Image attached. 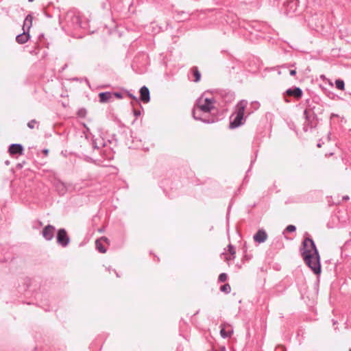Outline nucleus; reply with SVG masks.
Instances as JSON below:
<instances>
[{"label": "nucleus", "instance_id": "12", "mask_svg": "<svg viewBox=\"0 0 351 351\" xmlns=\"http://www.w3.org/2000/svg\"><path fill=\"white\" fill-rule=\"evenodd\" d=\"M140 98L143 103H148L150 100L149 90L145 86L140 89Z\"/></svg>", "mask_w": 351, "mask_h": 351}, {"label": "nucleus", "instance_id": "2", "mask_svg": "<svg viewBox=\"0 0 351 351\" xmlns=\"http://www.w3.org/2000/svg\"><path fill=\"white\" fill-rule=\"evenodd\" d=\"M302 255L305 263L315 274L321 273L320 256L315 242L311 238L306 237L302 242Z\"/></svg>", "mask_w": 351, "mask_h": 351}, {"label": "nucleus", "instance_id": "28", "mask_svg": "<svg viewBox=\"0 0 351 351\" xmlns=\"http://www.w3.org/2000/svg\"><path fill=\"white\" fill-rule=\"evenodd\" d=\"M133 112L136 118L141 115V111L138 109H134Z\"/></svg>", "mask_w": 351, "mask_h": 351}, {"label": "nucleus", "instance_id": "34", "mask_svg": "<svg viewBox=\"0 0 351 351\" xmlns=\"http://www.w3.org/2000/svg\"><path fill=\"white\" fill-rule=\"evenodd\" d=\"M255 160H256V158L251 160V165H252V163L254 162Z\"/></svg>", "mask_w": 351, "mask_h": 351}, {"label": "nucleus", "instance_id": "13", "mask_svg": "<svg viewBox=\"0 0 351 351\" xmlns=\"http://www.w3.org/2000/svg\"><path fill=\"white\" fill-rule=\"evenodd\" d=\"M33 16L32 14H28L23 22V30L24 32H29V30L32 26Z\"/></svg>", "mask_w": 351, "mask_h": 351}, {"label": "nucleus", "instance_id": "20", "mask_svg": "<svg viewBox=\"0 0 351 351\" xmlns=\"http://www.w3.org/2000/svg\"><path fill=\"white\" fill-rule=\"evenodd\" d=\"M335 86L338 90H345V83H344L343 80H340V79L336 80H335Z\"/></svg>", "mask_w": 351, "mask_h": 351}, {"label": "nucleus", "instance_id": "4", "mask_svg": "<svg viewBox=\"0 0 351 351\" xmlns=\"http://www.w3.org/2000/svg\"><path fill=\"white\" fill-rule=\"evenodd\" d=\"M304 114L306 118V121L304 123L303 130L304 132H308L317 126V121L314 116H310L308 114V110H305Z\"/></svg>", "mask_w": 351, "mask_h": 351}, {"label": "nucleus", "instance_id": "25", "mask_svg": "<svg viewBox=\"0 0 351 351\" xmlns=\"http://www.w3.org/2000/svg\"><path fill=\"white\" fill-rule=\"evenodd\" d=\"M228 276L226 273H221L218 277L219 282H223L227 280Z\"/></svg>", "mask_w": 351, "mask_h": 351}, {"label": "nucleus", "instance_id": "39", "mask_svg": "<svg viewBox=\"0 0 351 351\" xmlns=\"http://www.w3.org/2000/svg\"><path fill=\"white\" fill-rule=\"evenodd\" d=\"M286 102H289V101L287 99H285Z\"/></svg>", "mask_w": 351, "mask_h": 351}, {"label": "nucleus", "instance_id": "36", "mask_svg": "<svg viewBox=\"0 0 351 351\" xmlns=\"http://www.w3.org/2000/svg\"><path fill=\"white\" fill-rule=\"evenodd\" d=\"M130 97L133 98V99H135V97L134 96H132V95H130Z\"/></svg>", "mask_w": 351, "mask_h": 351}, {"label": "nucleus", "instance_id": "18", "mask_svg": "<svg viewBox=\"0 0 351 351\" xmlns=\"http://www.w3.org/2000/svg\"><path fill=\"white\" fill-rule=\"evenodd\" d=\"M191 73L192 75V80L195 82H197L200 80L201 74L197 66H193L191 69Z\"/></svg>", "mask_w": 351, "mask_h": 351}, {"label": "nucleus", "instance_id": "16", "mask_svg": "<svg viewBox=\"0 0 351 351\" xmlns=\"http://www.w3.org/2000/svg\"><path fill=\"white\" fill-rule=\"evenodd\" d=\"M23 151V147L20 144H12L8 149L9 154H22Z\"/></svg>", "mask_w": 351, "mask_h": 351}, {"label": "nucleus", "instance_id": "26", "mask_svg": "<svg viewBox=\"0 0 351 351\" xmlns=\"http://www.w3.org/2000/svg\"><path fill=\"white\" fill-rule=\"evenodd\" d=\"M295 230H296V227H295V226H293V225H289V226L286 228V229H285V230H286V231H287V232H295Z\"/></svg>", "mask_w": 351, "mask_h": 351}, {"label": "nucleus", "instance_id": "19", "mask_svg": "<svg viewBox=\"0 0 351 351\" xmlns=\"http://www.w3.org/2000/svg\"><path fill=\"white\" fill-rule=\"evenodd\" d=\"M220 328V335L223 338H228L231 337L233 331L232 330H226L225 329V324H221Z\"/></svg>", "mask_w": 351, "mask_h": 351}, {"label": "nucleus", "instance_id": "21", "mask_svg": "<svg viewBox=\"0 0 351 351\" xmlns=\"http://www.w3.org/2000/svg\"><path fill=\"white\" fill-rule=\"evenodd\" d=\"M220 291L225 293H230L231 291L230 285L228 283L224 284L220 287Z\"/></svg>", "mask_w": 351, "mask_h": 351}, {"label": "nucleus", "instance_id": "23", "mask_svg": "<svg viewBox=\"0 0 351 351\" xmlns=\"http://www.w3.org/2000/svg\"><path fill=\"white\" fill-rule=\"evenodd\" d=\"M27 126L30 129H34V128L38 127V122L36 120H35V119H32V120H31L30 121L28 122Z\"/></svg>", "mask_w": 351, "mask_h": 351}, {"label": "nucleus", "instance_id": "41", "mask_svg": "<svg viewBox=\"0 0 351 351\" xmlns=\"http://www.w3.org/2000/svg\"><path fill=\"white\" fill-rule=\"evenodd\" d=\"M349 351H351V348L350 349V350H349Z\"/></svg>", "mask_w": 351, "mask_h": 351}, {"label": "nucleus", "instance_id": "27", "mask_svg": "<svg viewBox=\"0 0 351 351\" xmlns=\"http://www.w3.org/2000/svg\"><path fill=\"white\" fill-rule=\"evenodd\" d=\"M252 258V254H247L245 253V254L243 256V259L245 260V261H250L251 260Z\"/></svg>", "mask_w": 351, "mask_h": 351}, {"label": "nucleus", "instance_id": "10", "mask_svg": "<svg viewBox=\"0 0 351 351\" xmlns=\"http://www.w3.org/2000/svg\"><path fill=\"white\" fill-rule=\"evenodd\" d=\"M113 95L121 98V95L119 93L112 94L110 92H104L99 94V101L102 103L108 102L112 98Z\"/></svg>", "mask_w": 351, "mask_h": 351}, {"label": "nucleus", "instance_id": "17", "mask_svg": "<svg viewBox=\"0 0 351 351\" xmlns=\"http://www.w3.org/2000/svg\"><path fill=\"white\" fill-rule=\"evenodd\" d=\"M71 18L73 23L76 24L79 27H82V16L79 12L72 13V16H71Z\"/></svg>", "mask_w": 351, "mask_h": 351}, {"label": "nucleus", "instance_id": "33", "mask_svg": "<svg viewBox=\"0 0 351 351\" xmlns=\"http://www.w3.org/2000/svg\"><path fill=\"white\" fill-rule=\"evenodd\" d=\"M343 199H349V197H348V196H345V197H343Z\"/></svg>", "mask_w": 351, "mask_h": 351}, {"label": "nucleus", "instance_id": "5", "mask_svg": "<svg viewBox=\"0 0 351 351\" xmlns=\"http://www.w3.org/2000/svg\"><path fill=\"white\" fill-rule=\"evenodd\" d=\"M70 242V238L65 229L61 228L57 232V243L62 247H66Z\"/></svg>", "mask_w": 351, "mask_h": 351}, {"label": "nucleus", "instance_id": "14", "mask_svg": "<svg viewBox=\"0 0 351 351\" xmlns=\"http://www.w3.org/2000/svg\"><path fill=\"white\" fill-rule=\"evenodd\" d=\"M101 241L105 242H108V239L106 237H101L100 239H97L95 241L96 249L101 253H105L106 252V249L103 245Z\"/></svg>", "mask_w": 351, "mask_h": 351}, {"label": "nucleus", "instance_id": "6", "mask_svg": "<svg viewBox=\"0 0 351 351\" xmlns=\"http://www.w3.org/2000/svg\"><path fill=\"white\" fill-rule=\"evenodd\" d=\"M303 95V92L301 88L298 87H294L291 88H289L284 93V96L285 97H293L296 100H299L302 98Z\"/></svg>", "mask_w": 351, "mask_h": 351}, {"label": "nucleus", "instance_id": "31", "mask_svg": "<svg viewBox=\"0 0 351 351\" xmlns=\"http://www.w3.org/2000/svg\"><path fill=\"white\" fill-rule=\"evenodd\" d=\"M78 114H79L80 116H82V117H83V116H84V114H85V112H84V111H82V110H80V111H79Z\"/></svg>", "mask_w": 351, "mask_h": 351}, {"label": "nucleus", "instance_id": "35", "mask_svg": "<svg viewBox=\"0 0 351 351\" xmlns=\"http://www.w3.org/2000/svg\"><path fill=\"white\" fill-rule=\"evenodd\" d=\"M97 156H99L100 158H103V155L101 154H99V155H96Z\"/></svg>", "mask_w": 351, "mask_h": 351}, {"label": "nucleus", "instance_id": "15", "mask_svg": "<svg viewBox=\"0 0 351 351\" xmlns=\"http://www.w3.org/2000/svg\"><path fill=\"white\" fill-rule=\"evenodd\" d=\"M29 38V32L23 31V34H21L16 37V41L19 44H24L28 41Z\"/></svg>", "mask_w": 351, "mask_h": 351}, {"label": "nucleus", "instance_id": "38", "mask_svg": "<svg viewBox=\"0 0 351 351\" xmlns=\"http://www.w3.org/2000/svg\"><path fill=\"white\" fill-rule=\"evenodd\" d=\"M289 12L288 10L287 9V14H289Z\"/></svg>", "mask_w": 351, "mask_h": 351}, {"label": "nucleus", "instance_id": "9", "mask_svg": "<svg viewBox=\"0 0 351 351\" xmlns=\"http://www.w3.org/2000/svg\"><path fill=\"white\" fill-rule=\"evenodd\" d=\"M254 241L258 243H264L267 239V234L263 229L258 230L253 237Z\"/></svg>", "mask_w": 351, "mask_h": 351}, {"label": "nucleus", "instance_id": "8", "mask_svg": "<svg viewBox=\"0 0 351 351\" xmlns=\"http://www.w3.org/2000/svg\"><path fill=\"white\" fill-rule=\"evenodd\" d=\"M111 159H112V158H110V160L106 161V160H102L101 158H92L90 156H87V155L85 156V157H84V160H86L87 162H92L94 164L99 165V166H101V167L108 166L109 162Z\"/></svg>", "mask_w": 351, "mask_h": 351}, {"label": "nucleus", "instance_id": "29", "mask_svg": "<svg viewBox=\"0 0 351 351\" xmlns=\"http://www.w3.org/2000/svg\"><path fill=\"white\" fill-rule=\"evenodd\" d=\"M225 258H226V260L228 262H229V261H232V260H234V258H232V256H231V254H230V256H226Z\"/></svg>", "mask_w": 351, "mask_h": 351}, {"label": "nucleus", "instance_id": "11", "mask_svg": "<svg viewBox=\"0 0 351 351\" xmlns=\"http://www.w3.org/2000/svg\"><path fill=\"white\" fill-rule=\"evenodd\" d=\"M54 186L56 187V191L60 195H64L67 191L66 184L60 180L56 181L54 183Z\"/></svg>", "mask_w": 351, "mask_h": 351}, {"label": "nucleus", "instance_id": "22", "mask_svg": "<svg viewBox=\"0 0 351 351\" xmlns=\"http://www.w3.org/2000/svg\"><path fill=\"white\" fill-rule=\"evenodd\" d=\"M297 5H298L297 2L295 1H293V0L287 1V5H286L287 8H290L291 9L293 8V12L295 11Z\"/></svg>", "mask_w": 351, "mask_h": 351}, {"label": "nucleus", "instance_id": "7", "mask_svg": "<svg viewBox=\"0 0 351 351\" xmlns=\"http://www.w3.org/2000/svg\"><path fill=\"white\" fill-rule=\"evenodd\" d=\"M55 227L52 225H47L42 232L43 237L47 241H51L54 237Z\"/></svg>", "mask_w": 351, "mask_h": 351}, {"label": "nucleus", "instance_id": "1", "mask_svg": "<svg viewBox=\"0 0 351 351\" xmlns=\"http://www.w3.org/2000/svg\"><path fill=\"white\" fill-rule=\"evenodd\" d=\"M216 101L214 97L204 93L198 99L196 105L193 110V116L195 119L204 122L214 121V119H209L208 114L215 113L217 111L215 106Z\"/></svg>", "mask_w": 351, "mask_h": 351}, {"label": "nucleus", "instance_id": "32", "mask_svg": "<svg viewBox=\"0 0 351 351\" xmlns=\"http://www.w3.org/2000/svg\"><path fill=\"white\" fill-rule=\"evenodd\" d=\"M47 153H48V150L47 149H43V154H47Z\"/></svg>", "mask_w": 351, "mask_h": 351}, {"label": "nucleus", "instance_id": "3", "mask_svg": "<svg viewBox=\"0 0 351 351\" xmlns=\"http://www.w3.org/2000/svg\"><path fill=\"white\" fill-rule=\"evenodd\" d=\"M247 106V101L245 100H241L237 104L234 112L230 117V128L234 129L244 123V114Z\"/></svg>", "mask_w": 351, "mask_h": 351}, {"label": "nucleus", "instance_id": "37", "mask_svg": "<svg viewBox=\"0 0 351 351\" xmlns=\"http://www.w3.org/2000/svg\"><path fill=\"white\" fill-rule=\"evenodd\" d=\"M225 350H226V348L223 347V348H222L221 351H225Z\"/></svg>", "mask_w": 351, "mask_h": 351}, {"label": "nucleus", "instance_id": "40", "mask_svg": "<svg viewBox=\"0 0 351 351\" xmlns=\"http://www.w3.org/2000/svg\"><path fill=\"white\" fill-rule=\"evenodd\" d=\"M28 1H30V2H32V1H33L34 0H28Z\"/></svg>", "mask_w": 351, "mask_h": 351}, {"label": "nucleus", "instance_id": "24", "mask_svg": "<svg viewBox=\"0 0 351 351\" xmlns=\"http://www.w3.org/2000/svg\"><path fill=\"white\" fill-rule=\"evenodd\" d=\"M228 247L230 254L232 256V258H235L236 251L234 247L232 245L229 244Z\"/></svg>", "mask_w": 351, "mask_h": 351}, {"label": "nucleus", "instance_id": "30", "mask_svg": "<svg viewBox=\"0 0 351 351\" xmlns=\"http://www.w3.org/2000/svg\"><path fill=\"white\" fill-rule=\"evenodd\" d=\"M289 73L291 75L295 76L296 75V71L295 69H291Z\"/></svg>", "mask_w": 351, "mask_h": 351}]
</instances>
